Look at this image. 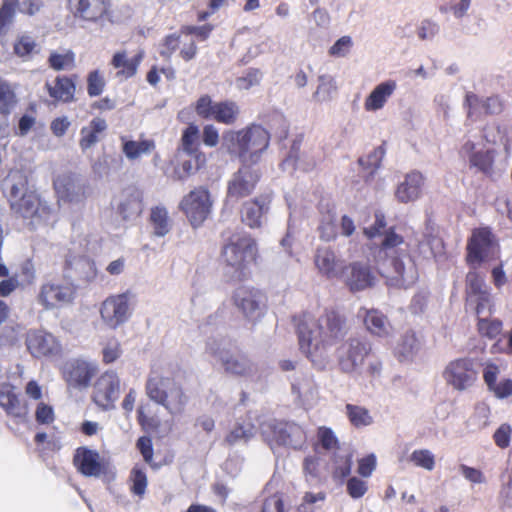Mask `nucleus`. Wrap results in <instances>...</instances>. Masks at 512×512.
<instances>
[{"instance_id":"69168bd1","label":"nucleus","mask_w":512,"mask_h":512,"mask_svg":"<svg viewBox=\"0 0 512 512\" xmlns=\"http://www.w3.org/2000/svg\"><path fill=\"white\" fill-rule=\"evenodd\" d=\"M77 270H79L81 278L90 282L95 279L97 271L94 262L89 259H81L77 262L76 266Z\"/></svg>"},{"instance_id":"09e8293b","label":"nucleus","mask_w":512,"mask_h":512,"mask_svg":"<svg viewBox=\"0 0 512 512\" xmlns=\"http://www.w3.org/2000/svg\"><path fill=\"white\" fill-rule=\"evenodd\" d=\"M75 54L68 50L65 53L52 52L48 58L51 68L56 71L68 70L74 67Z\"/></svg>"},{"instance_id":"aec40b11","label":"nucleus","mask_w":512,"mask_h":512,"mask_svg":"<svg viewBox=\"0 0 512 512\" xmlns=\"http://www.w3.org/2000/svg\"><path fill=\"white\" fill-rule=\"evenodd\" d=\"M426 178L422 172L412 170L406 173L395 189V197L400 203L418 200L424 191Z\"/></svg>"},{"instance_id":"58836bf2","label":"nucleus","mask_w":512,"mask_h":512,"mask_svg":"<svg viewBox=\"0 0 512 512\" xmlns=\"http://www.w3.org/2000/svg\"><path fill=\"white\" fill-rule=\"evenodd\" d=\"M239 113L240 109L237 103L228 100L217 102L214 107L213 120L222 124L232 125L237 121Z\"/></svg>"},{"instance_id":"603ef678","label":"nucleus","mask_w":512,"mask_h":512,"mask_svg":"<svg viewBox=\"0 0 512 512\" xmlns=\"http://www.w3.org/2000/svg\"><path fill=\"white\" fill-rule=\"evenodd\" d=\"M410 459L418 467H422L429 471L434 469L435 457L427 449H419L413 451Z\"/></svg>"},{"instance_id":"2eb2a0df","label":"nucleus","mask_w":512,"mask_h":512,"mask_svg":"<svg viewBox=\"0 0 512 512\" xmlns=\"http://www.w3.org/2000/svg\"><path fill=\"white\" fill-rule=\"evenodd\" d=\"M120 395V379L113 371L103 373L94 384L93 400L104 410L114 407Z\"/></svg>"},{"instance_id":"cd10ccee","label":"nucleus","mask_w":512,"mask_h":512,"mask_svg":"<svg viewBox=\"0 0 512 512\" xmlns=\"http://www.w3.org/2000/svg\"><path fill=\"white\" fill-rule=\"evenodd\" d=\"M417 280V270L414 266L405 268L403 261L394 258L391 262V270L386 275V285L397 288H408Z\"/></svg>"},{"instance_id":"1a4fd4ad","label":"nucleus","mask_w":512,"mask_h":512,"mask_svg":"<svg viewBox=\"0 0 512 512\" xmlns=\"http://www.w3.org/2000/svg\"><path fill=\"white\" fill-rule=\"evenodd\" d=\"M478 377V371L472 358L463 357L450 361L443 371V378L457 391L471 387Z\"/></svg>"},{"instance_id":"39448f33","label":"nucleus","mask_w":512,"mask_h":512,"mask_svg":"<svg viewBox=\"0 0 512 512\" xmlns=\"http://www.w3.org/2000/svg\"><path fill=\"white\" fill-rule=\"evenodd\" d=\"M264 440L272 449L275 446H288L300 448L305 442V432L295 423L270 420L261 425Z\"/></svg>"},{"instance_id":"6ab92c4d","label":"nucleus","mask_w":512,"mask_h":512,"mask_svg":"<svg viewBox=\"0 0 512 512\" xmlns=\"http://www.w3.org/2000/svg\"><path fill=\"white\" fill-rule=\"evenodd\" d=\"M59 204H78L85 198L83 182L73 175H61L54 181Z\"/></svg>"},{"instance_id":"f03ea898","label":"nucleus","mask_w":512,"mask_h":512,"mask_svg":"<svg viewBox=\"0 0 512 512\" xmlns=\"http://www.w3.org/2000/svg\"><path fill=\"white\" fill-rule=\"evenodd\" d=\"M254 240L242 233L233 234L222 248L223 271L230 281H241L250 274V265L256 257Z\"/></svg>"},{"instance_id":"e2e57ef3","label":"nucleus","mask_w":512,"mask_h":512,"mask_svg":"<svg viewBox=\"0 0 512 512\" xmlns=\"http://www.w3.org/2000/svg\"><path fill=\"white\" fill-rule=\"evenodd\" d=\"M216 103L217 102H213L208 95L200 97L196 104L197 114L205 119H213Z\"/></svg>"},{"instance_id":"7c9ffc66","label":"nucleus","mask_w":512,"mask_h":512,"mask_svg":"<svg viewBox=\"0 0 512 512\" xmlns=\"http://www.w3.org/2000/svg\"><path fill=\"white\" fill-rule=\"evenodd\" d=\"M143 193L136 188L124 190L118 206V213L124 220H134L143 211Z\"/></svg>"},{"instance_id":"864d4df0","label":"nucleus","mask_w":512,"mask_h":512,"mask_svg":"<svg viewBox=\"0 0 512 512\" xmlns=\"http://www.w3.org/2000/svg\"><path fill=\"white\" fill-rule=\"evenodd\" d=\"M366 328L375 335H381L383 332V319L379 311L371 309L366 310L364 315Z\"/></svg>"},{"instance_id":"8fccbe9b","label":"nucleus","mask_w":512,"mask_h":512,"mask_svg":"<svg viewBox=\"0 0 512 512\" xmlns=\"http://www.w3.org/2000/svg\"><path fill=\"white\" fill-rule=\"evenodd\" d=\"M193 156L195 157L194 163L192 160H185L180 167L175 169L174 174L177 180H184L204 164L205 156L203 154H194Z\"/></svg>"},{"instance_id":"f704fd0d","label":"nucleus","mask_w":512,"mask_h":512,"mask_svg":"<svg viewBox=\"0 0 512 512\" xmlns=\"http://www.w3.org/2000/svg\"><path fill=\"white\" fill-rule=\"evenodd\" d=\"M49 95L55 100L62 102H71L74 100L75 83L71 78L58 76L53 83H46Z\"/></svg>"},{"instance_id":"4c0bfd02","label":"nucleus","mask_w":512,"mask_h":512,"mask_svg":"<svg viewBox=\"0 0 512 512\" xmlns=\"http://www.w3.org/2000/svg\"><path fill=\"white\" fill-rule=\"evenodd\" d=\"M421 343L415 332L407 331L402 335L399 343L395 348V355L399 361L411 359L419 350Z\"/></svg>"},{"instance_id":"a19ab883","label":"nucleus","mask_w":512,"mask_h":512,"mask_svg":"<svg viewBox=\"0 0 512 512\" xmlns=\"http://www.w3.org/2000/svg\"><path fill=\"white\" fill-rule=\"evenodd\" d=\"M19 0H2L0 5V36H5L14 24Z\"/></svg>"},{"instance_id":"a211bd4d","label":"nucleus","mask_w":512,"mask_h":512,"mask_svg":"<svg viewBox=\"0 0 512 512\" xmlns=\"http://www.w3.org/2000/svg\"><path fill=\"white\" fill-rule=\"evenodd\" d=\"M101 317L111 328H117L126 322L130 316L128 296L120 294L107 298L101 306Z\"/></svg>"},{"instance_id":"bb28decb","label":"nucleus","mask_w":512,"mask_h":512,"mask_svg":"<svg viewBox=\"0 0 512 512\" xmlns=\"http://www.w3.org/2000/svg\"><path fill=\"white\" fill-rule=\"evenodd\" d=\"M463 149L469 152V165L470 168H475L478 172L486 176H491L494 172L495 155L494 149H481L474 151L475 143L467 141L463 145Z\"/></svg>"},{"instance_id":"7ed1b4c3","label":"nucleus","mask_w":512,"mask_h":512,"mask_svg":"<svg viewBox=\"0 0 512 512\" xmlns=\"http://www.w3.org/2000/svg\"><path fill=\"white\" fill-rule=\"evenodd\" d=\"M224 140L231 142L230 152L236 154L242 164L252 165L260 160L267 149L270 135L262 126L251 125L237 132H227Z\"/></svg>"},{"instance_id":"ea45409f","label":"nucleus","mask_w":512,"mask_h":512,"mask_svg":"<svg viewBox=\"0 0 512 512\" xmlns=\"http://www.w3.org/2000/svg\"><path fill=\"white\" fill-rule=\"evenodd\" d=\"M150 225L153 235L157 237H164L169 233L171 222L165 207L157 206L151 210Z\"/></svg>"},{"instance_id":"c03bdc74","label":"nucleus","mask_w":512,"mask_h":512,"mask_svg":"<svg viewBox=\"0 0 512 512\" xmlns=\"http://www.w3.org/2000/svg\"><path fill=\"white\" fill-rule=\"evenodd\" d=\"M319 84L313 94V98L318 102H326L333 99L337 93V84L331 75H320Z\"/></svg>"},{"instance_id":"bf43d9fd","label":"nucleus","mask_w":512,"mask_h":512,"mask_svg":"<svg viewBox=\"0 0 512 512\" xmlns=\"http://www.w3.org/2000/svg\"><path fill=\"white\" fill-rule=\"evenodd\" d=\"M261 78L262 73L258 69H250L244 76L237 79L236 85L241 90H248L251 87L258 85Z\"/></svg>"},{"instance_id":"052dcab7","label":"nucleus","mask_w":512,"mask_h":512,"mask_svg":"<svg viewBox=\"0 0 512 512\" xmlns=\"http://www.w3.org/2000/svg\"><path fill=\"white\" fill-rule=\"evenodd\" d=\"M512 428L508 423L501 424L493 434V440L497 447L505 449L509 447Z\"/></svg>"},{"instance_id":"9d476101","label":"nucleus","mask_w":512,"mask_h":512,"mask_svg":"<svg viewBox=\"0 0 512 512\" xmlns=\"http://www.w3.org/2000/svg\"><path fill=\"white\" fill-rule=\"evenodd\" d=\"M76 287L66 280H51L41 285L38 302L45 309H55L73 302Z\"/></svg>"},{"instance_id":"680f3d73","label":"nucleus","mask_w":512,"mask_h":512,"mask_svg":"<svg viewBox=\"0 0 512 512\" xmlns=\"http://www.w3.org/2000/svg\"><path fill=\"white\" fill-rule=\"evenodd\" d=\"M132 491L134 494L142 496L147 487V477L145 472L135 467L131 472Z\"/></svg>"},{"instance_id":"c756f323","label":"nucleus","mask_w":512,"mask_h":512,"mask_svg":"<svg viewBox=\"0 0 512 512\" xmlns=\"http://www.w3.org/2000/svg\"><path fill=\"white\" fill-rule=\"evenodd\" d=\"M74 464L79 472L89 477H99L103 470L100 455L85 447L76 450Z\"/></svg>"},{"instance_id":"f8f14e48","label":"nucleus","mask_w":512,"mask_h":512,"mask_svg":"<svg viewBox=\"0 0 512 512\" xmlns=\"http://www.w3.org/2000/svg\"><path fill=\"white\" fill-rule=\"evenodd\" d=\"M98 372L94 361L77 358L68 361L63 367V378L68 387L84 390L90 386L91 380Z\"/></svg>"},{"instance_id":"72a5a7b5","label":"nucleus","mask_w":512,"mask_h":512,"mask_svg":"<svg viewBox=\"0 0 512 512\" xmlns=\"http://www.w3.org/2000/svg\"><path fill=\"white\" fill-rule=\"evenodd\" d=\"M107 129V122L105 119L96 117L93 118L88 126L83 127L80 130V148L85 151L93 147L96 143L99 142V135L103 133Z\"/></svg>"},{"instance_id":"e433bc0d","label":"nucleus","mask_w":512,"mask_h":512,"mask_svg":"<svg viewBox=\"0 0 512 512\" xmlns=\"http://www.w3.org/2000/svg\"><path fill=\"white\" fill-rule=\"evenodd\" d=\"M120 141L122 152L128 160H136L142 155H148L155 148V144L151 140L135 141L128 139L127 136H121Z\"/></svg>"},{"instance_id":"ddd939ff","label":"nucleus","mask_w":512,"mask_h":512,"mask_svg":"<svg viewBox=\"0 0 512 512\" xmlns=\"http://www.w3.org/2000/svg\"><path fill=\"white\" fill-rule=\"evenodd\" d=\"M260 179V173L257 168L250 164H242L228 182L227 198L228 200L238 201L239 199L250 195L257 182Z\"/></svg>"},{"instance_id":"393cba45","label":"nucleus","mask_w":512,"mask_h":512,"mask_svg":"<svg viewBox=\"0 0 512 512\" xmlns=\"http://www.w3.org/2000/svg\"><path fill=\"white\" fill-rule=\"evenodd\" d=\"M0 406L8 415L16 418L19 422H24L28 415V407L25 401L21 400L14 392V387L10 384L0 386Z\"/></svg>"},{"instance_id":"13d9d810","label":"nucleus","mask_w":512,"mask_h":512,"mask_svg":"<svg viewBox=\"0 0 512 512\" xmlns=\"http://www.w3.org/2000/svg\"><path fill=\"white\" fill-rule=\"evenodd\" d=\"M105 87V80L99 71L89 73L87 78V92L91 97L100 95Z\"/></svg>"},{"instance_id":"473e14b6","label":"nucleus","mask_w":512,"mask_h":512,"mask_svg":"<svg viewBox=\"0 0 512 512\" xmlns=\"http://www.w3.org/2000/svg\"><path fill=\"white\" fill-rule=\"evenodd\" d=\"M292 392L303 405L312 404L317 397V388L310 374L298 373L292 381Z\"/></svg>"},{"instance_id":"20e7f679","label":"nucleus","mask_w":512,"mask_h":512,"mask_svg":"<svg viewBox=\"0 0 512 512\" xmlns=\"http://www.w3.org/2000/svg\"><path fill=\"white\" fill-rule=\"evenodd\" d=\"M146 394L171 415L181 414L188 402L182 388L173 379L164 377L157 371H152L147 379Z\"/></svg>"},{"instance_id":"0e129e2a","label":"nucleus","mask_w":512,"mask_h":512,"mask_svg":"<svg viewBox=\"0 0 512 512\" xmlns=\"http://www.w3.org/2000/svg\"><path fill=\"white\" fill-rule=\"evenodd\" d=\"M384 103V83H380L369 95L365 102V108L369 111L378 110Z\"/></svg>"},{"instance_id":"4468645a","label":"nucleus","mask_w":512,"mask_h":512,"mask_svg":"<svg viewBox=\"0 0 512 512\" xmlns=\"http://www.w3.org/2000/svg\"><path fill=\"white\" fill-rule=\"evenodd\" d=\"M233 302L243 316L251 321H258L264 314L263 295L257 289L241 286L233 295Z\"/></svg>"},{"instance_id":"423d86ee","label":"nucleus","mask_w":512,"mask_h":512,"mask_svg":"<svg viewBox=\"0 0 512 512\" xmlns=\"http://www.w3.org/2000/svg\"><path fill=\"white\" fill-rule=\"evenodd\" d=\"M206 351L217 359L228 374L250 376L256 371L254 364L244 354L228 349L223 341L209 340Z\"/></svg>"},{"instance_id":"79ce46f5","label":"nucleus","mask_w":512,"mask_h":512,"mask_svg":"<svg viewBox=\"0 0 512 512\" xmlns=\"http://www.w3.org/2000/svg\"><path fill=\"white\" fill-rule=\"evenodd\" d=\"M384 221L381 217L376 215L375 224L371 227L364 228V235L368 239V247L370 250H375L374 253H381L384 246Z\"/></svg>"},{"instance_id":"f3484780","label":"nucleus","mask_w":512,"mask_h":512,"mask_svg":"<svg viewBox=\"0 0 512 512\" xmlns=\"http://www.w3.org/2000/svg\"><path fill=\"white\" fill-rule=\"evenodd\" d=\"M338 351L339 365L345 373H351L360 368L368 354L366 344L358 338H349Z\"/></svg>"},{"instance_id":"b1692460","label":"nucleus","mask_w":512,"mask_h":512,"mask_svg":"<svg viewBox=\"0 0 512 512\" xmlns=\"http://www.w3.org/2000/svg\"><path fill=\"white\" fill-rule=\"evenodd\" d=\"M75 17L96 22L109 11V0H70Z\"/></svg>"},{"instance_id":"774afa93","label":"nucleus","mask_w":512,"mask_h":512,"mask_svg":"<svg viewBox=\"0 0 512 512\" xmlns=\"http://www.w3.org/2000/svg\"><path fill=\"white\" fill-rule=\"evenodd\" d=\"M181 43L180 36L169 35L164 39L163 44L160 48V55L169 59L171 55L178 49Z\"/></svg>"},{"instance_id":"6e6d98bb","label":"nucleus","mask_w":512,"mask_h":512,"mask_svg":"<svg viewBox=\"0 0 512 512\" xmlns=\"http://www.w3.org/2000/svg\"><path fill=\"white\" fill-rule=\"evenodd\" d=\"M35 48H36L35 40L30 36L23 35L16 40L13 49H14V53L17 56H19L21 58H25V57L29 56L31 53H33Z\"/></svg>"},{"instance_id":"338daca9","label":"nucleus","mask_w":512,"mask_h":512,"mask_svg":"<svg viewBox=\"0 0 512 512\" xmlns=\"http://www.w3.org/2000/svg\"><path fill=\"white\" fill-rule=\"evenodd\" d=\"M321 238L325 241H330L336 236L335 230V217L333 215H327L323 218L321 225L319 226Z\"/></svg>"},{"instance_id":"4be33fe9","label":"nucleus","mask_w":512,"mask_h":512,"mask_svg":"<svg viewBox=\"0 0 512 512\" xmlns=\"http://www.w3.org/2000/svg\"><path fill=\"white\" fill-rule=\"evenodd\" d=\"M464 106L467 108L468 118H473L480 113V110L484 115H499L504 110V103L499 96L493 95L481 99L473 92L466 93Z\"/></svg>"},{"instance_id":"f257e3e1","label":"nucleus","mask_w":512,"mask_h":512,"mask_svg":"<svg viewBox=\"0 0 512 512\" xmlns=\"http://www.w3.org/2000/svg\"><path fill=\"white\" fill-rule=\"evenodd\" d=\"M347 330L345 319L335 311H327L318 318L306 313L297 323L300 349L314 364L322 367L331 347L346 335Z\"/></svg>"},{"instance_id":"a878e982","label":"nucleus","mask_w":512,"mask_h":512,"mask_svg":"<svg viewBox=\"0 0 512 512\" xmlns=\"http://www.w3.org/2000/svg\"><path fill=\"white\" fill-rule=\"evenodd\" d=\"M345 283L353 292L361 291L374 285L375 278L368 266L355 262L343 271Z\"/></svg>"},{"instance_id":"2f4dec72","label":"nucleus","mask_w":512,"mask_h":512,"mask_svg":"<svg viewBox=\"0 0 512 512\" xmlns=\"http://www.w3.org/2000/svg\"><path fill=\"white\" fill-rule=\"evenodd\" d=\"M314 261L319 272L328 278H336L341 273V261L327 247L317 249Z\"/></svg>"},{"instance_id":"49530a36","label":"nucleus","mask_w":512,"mask_h":512,"mask_svg":"<svg viewBox=\"0 0 512 512\" xmlns=\"http://www.w3.org/2000/svg\"><path fill=\"white\" fill-rule=\"evenodd\" d=\"M254 427L250 424L246 426H236L225 438V442L228 445H238L247 443L252 437H254Z\"/></svg>"},{"instance_id":"3c124183","label":"nucleus","mask_w":512,"mask_h":512,"mask_svg":"<svg viewBox=\"0 0 512 512\" xmlns=\"http://www.w3.org/2000/svg\"><path fill=\"white\" fill-rule=\"evenodd\" d=\"M346 409L348 417L354 426L361 427L371 424L372 418L366 409L354 405H347Z\"/></svg>"},{"instance_id":"5701e85b","label":"nucleus","mask_w":512,"mask_h":512,"mask_svg":"<svg viewBox=\"0 0 512 512\" xmlns=\"http://www.w3.org/2000/svg\"><path fill=\"white\" fill-rule=\"evenodd\" d=\"M414 233L413 228L405 222L386 229V256L388 250L396 249L401 256L407 257L410 250L409 240Z\"/></svg>"},{"instance_id":"c9c22d12","label":"nucleus","mask_w":512,"mask_h":512,"mask_svg":"<svg viewBox=\"0 0 512 512\" xmlns=\"http://www.w3.org/2000/svg\"><path fill=\"white\" fill-rule=\"evenodd\" d=\"M143 52H139L132 58H128L125 51L117 52L113 58L111 64L114 68L119 69L117 72L118 76L123 78H130L136 74L137 68L143 59Z\"/></svg>"},{"instance_id":"412c9836","label":"nucleus","mask_w":512,"mask_h":512,"mask_svg":"<svg viewBox=\"0 0 512 512\" xmlns=\"http://www.w3.org/2000/svg\"><path fill=\"white\" fill-rule=\"evenodd\" d=\"M26 345L34 357L55 356L61 351L57 339L44 331H30L27 333Z\"/></svg>"},{"instance_id":"4d7b16f0","label":"nucleus","mask_w":512,"mask_h":512,"mask_svg":"<svg viewBox=\"0 0 512 512\" xmlns=\"http://www.w3.org/2000/svg\"><path fill=\"white\" fill-rule=\"evenodd\" d=\"M121 354V345L116 338L109 339L102 349L103 361L107 364L116 361Z\"/></svg>"},{"instance_id":"6e6552de","label":"nucleus","mask_w":512,"mask_h":512,"mask_svg":"<svg viewBox=\"0 0 512 512\" xmlns=\"http://www.w3.org/2000/svg\"><path fill=\"white\" fill-rule=\"evenodd\" d=\"M465 305L477 315V319L490 317L493 313V301L483 278L477 272L466 275Z\"/></svg>"},{"instance_id":"5fc2aeb1","label":"nucleus","mask_w":512,"mask_h":512,"mask_svg":"<svg viewBox=\"0 0 512 512\" xmlns=\"http://www.w3.org/2000/svg\"><path fill=\"white\" fill-rule=\"evenodd\" d=\"M15 103V95L10 85L0 80V113H9Z\"/></svg>"},{"instance_id":"9b49d317","label":"nucleus","mask_w":512,"mask_h":512,"mask_svg":"<svg viewBox=\"0 0 512 512\" xmlns=\"http://www.w3.org/2000/svg\"><path fill=\"white\" fill-rule=\"evenodd\" d=\"M211 207L210 194L202 187L189 192L180 203L181 210L193 227H199L207 219Z\"/></svg>"},{"instance_id":"a18cd8bd","label":"nucleus","mask_w":512,"mask_h":512,"mask_svg":"<svg viewBox=\"0 0 512 512\" xmlns=\"http://www.w3.org/2000/svg\"><path fill=\"white\" fill-rule=\"evenodd\" d=\"M503 329V323L499 319H490L489 317L480 318L477 321V331L481 337L490 340L499 336Z\"/></svg>"},{"instance_id":"37998d69","label":"nucleus","mask_w":512,"mask_h":512,"mask_svg":"<svg viewBox=\"0 0 512 512\" xmlns=\"http://www.w3.org/2000/svg\"><path fill=\"white\" fill-rule=\"evenodd\" d=\"M6 189L10 192V201L29 193L27 189V177L18 170L11 171L4 181Z\"/></svg>"},{"instance_id":"de8ad7c7","label":"nucleus","mask_w":512,"mask_h":512,"mask_svg":"<svg viewBox=\"0 0 512 512\" xmlns=\"http://www.w3.org/2000/svg\"><path fill=\"white\" fill-rule=\"evenodd\" d=\"M199 129L196 125H189L182 135V148L188 155L201 154L198 151Z\"/></svg>"},{"instance_id":"0eeeda50","label":"nucleus","mask_w":512,"mask_h":512,"mask_svg":"<svg viewBox=\"0 0 512 512\" xmlns=\"http://www.w3.org/2000/svg\"><path fill=\"white\" fill-rule=\"evenodd\" d=\"M497 247V239L489 227L473 229L466 245V263L474 268L479 266L493 258Z\"/></svg>"},{"instance_id":"c85d7f7f","label":"nucleus","mask_w":512,"mask_h":512,"mask_svg":"<svg viewBox=\"0 0 512 512\" xmlns=\"http://www.w3.org/2000/svg\"><path fill=\"white\" fill-rule=\"evenodd\" d=\"M269 196L256 197L244 203L242 208V221L251 228L260 227L269 210Z\"/></svg>"},{"instance_id":"dca6fc26","label":"nucleus","mask_w":512,"mask_h":512,"mask_svg":"<svg viewBox=\"0 0 512 512\" xmlns=\"http://www.w3.org/2000/svg\"><path fill=\"white\" fill-rule=\"evenodd\" d=\"M12 210L29 224L35 226L49 215L48 207L43 205L35 192L24 193L23 196L10 201Z\"/></svg>"}]
</instances>
